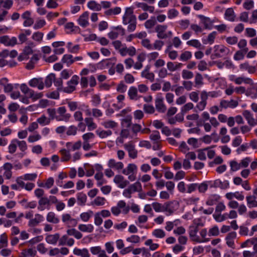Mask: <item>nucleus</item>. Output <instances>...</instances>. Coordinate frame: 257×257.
Here are the masks:
<instances>
[{
	"instance_id": "f257e3e1",
	"label": "nucleus",
	"mask_w": 257,
	"mask_h": 257,
	"mask_svg": "<svg viewBox=\"0 0 257 257\" xmlns=\"http://www.w3.org/2000/svg\"><path fill=\"white\" fill-rule=\"evenodd\" d=\"M189 235L191 240L196 243H206L210 240V238L207 237L206 228H202L199 230L194 227H190Z\"/></svg>"
},
{
	"instance_id": "f03ea898",
	"label": "nucleus",
	"mask_w": 257,
	"mask_h": 257,
	"mask_svg": "<svg viewBox=\"0 0 257 257\" xmlns=\"http://www.w3.org/2000/svg\"><path fill=\"white\" fill-rule=\"evenodd\" d=\"M173 201L166 202L164 204L155 202L152 204V206L155 212H165L166 215L169 216L176 210L173 206Z\"/></svg>"
},
{
	"instance_id": "7ed1b4c3",
	"label": "nucleus",
	"mask_w": 257,
	"mask_h": 257,
	"mask_svg": "<svg viewBox=\"0 0 257 257\" xmlns=\"http://www.w3.org/2000/svg\"><path fill=\"white\" fill-rule=\"evenodd\" d=\"M18 147L22 152H25L28 149V146L26 141L14 139L11 141L8 146V152L11 154H14L16 153Z\"/></svg>"
},
{
	"instance_id": "20e7f679",
	"label": "nucleus",
	"mask_w": 257,
	"mask_h": 257,
	"mask_svg": "<svg viewBox=\"0 0 257 257\" xmlns=\"http://www.w3.org/2000/svg\"><path fill=\"white\" fill-rule=\"evenodd\" d=\"M138 167L135 164H128L125 169L122 170V173L128 176L130 181H134L136 179Z\"/></svg>"
},
{
	"instance_id": "39448f33",
	"label": "nucleus",
	"mask_w": 257,
	"mask_h": 257,
	"mask_svg": "<svg viewBox=\"0 0 257 257\" xmlns=\"http://www.w3.org/2000/svg\"><path fill=\"white\" fill-rule=\"evenodd\" d=\"M229 52V49L223 45H215L214 46V52L211 55V58L214 59L216 58H220L227 55Z\"/></svg>"
},
{
	"instance_id": "423d86ee",
	"label": "nucleus",
	"mask_w": 257,
	"mask_h": 257,
	"mask_svg": "<svg viewBox=\"0 0 257 257\" xmlns=\"http://www.w3.org/2000/svg\"><path fill=\"white\" fill-rule=\"evenodd\" d=\"M0 85L4 88V91L6 93L11 92L14 90H17L19 88L18 83H9L8 78L4 77L0 79Z\"/></svg>"
},
{
	"instance_id": "0eeeda50",
	"label": "nucleus",
	"mask_w": 257,
	"mask_h": 257,
	"mask_svg": "<svg viewBox=\"0 0 257 257\" xmlns=\"http://www.w3.org/2000/svg\"><path fill=\"white\" fill-rule=\"evenodd\" d=\"M66 109L64 106L59 107L57 110V113L55 118L57 121H63L68 122L71 117V115L66 112Z\"/></svg>"
},
{
	"instance_id": "6e6552de",
	"label": "nucleus",
	"mask_w": 257,
	"mask_h": 257,
	"mask_svg": "<svg viewBox=\"0 0 257 257\" xmlns=\"http://www.w3.org/2000/svg\"><path fill=\"white\" fill-rule=\"evenodd\" d=\"M137 21L136 16L134 15L133 9L132 8H126L122 16V24L124 25L129 23Z\"/></svg>"
},
{
	"instance_id": "1a4fd4ad",
	"label": "nucleus",
	"mask_w": 257,
	"mask_h": 257,
	"mask_svg": "<svg viewBox=\"0 0 257 257\" xmlns=\"http://www.w3.org/2000/svg\"><path fill=\"white\" fill-rule=\"evenodd\" d=\"M79 78L77 75H73L70 80L67 82V86L64 88V91L67 93H71L76 89L78 84Z\"/></svg>"
},
{
	"instance_id": "9d476101",
	"label": "nucleus",
	"mask_w": 257,
	"mask_h": 257,
	"mask_svg": "<svg viewBox=\"0 0 257 257\" xmlns=\"http://www.w3.org/2000/svg\"><path fill=\"white\" fill-rule=\"evenodd\" d=\"M201 117L202 118L198 121V123L209 120L214 127H217L219 125V123L217 119L214 117H210L209 113L207 111H204L202 112L201 114Z\"/></svg>"
},
{
	"instance_id": "9b49d317",
	"label": "nucleus",
	"mask_w": 257,
	"mask_h": 257,
	"mask_svg": "<svg viewBox=\"0 0 257 257\" xmlns=\"http://www.w3.org/2000/svg\"><path fill=\"white\" fill-rule=\"evenodd\" d=\"M113 181L116 186L120 189L125 188L129 184V181L121 175H115Z\"/></svg>"
},
{
	"instance_id": "f8f14e48",
	"label": "nucleus",
	"mask_w": 257,
	"mask_h": 257,
	"mask_svg": "<svg viewBox=\"0 0 257 257\" xmlns=\"http://www.w3.org/2000/svg\"><path fill=\"white\" fill-rule=\"evenodd\" d=\"M62 221L69 227H74L77 224V220L68 213H64L62 215Z\"/></svg>"
},
{
	"instance_id": "ddd939ff",
	"label": "nucleus",
	"mask_w": 257,
	"mask_h": 257,
	"mask_svg": "<svg viewBox=\"0 0 257 257\" xmlns=\"http://www.w3.org/2000/svg\"><path fill=\"white\" fill-rule=\"evenodd\" d=\"M0 43L6 46H14L17 44V39L15 37H10L5 35L0 37Z\"/></svg>"
},
{
	"instance_id": "4468645a",
	"label": "nucleus",
	"mask_w": 257,
	"mask_h": 257,
	"mask_svg": "<svg viewBox=\"0 0 257 257\" xmlns=\"http://www.w3.org/2000/svg\"><path fill=\"white\" fill-rule=\"evenodd\" d=\"M229 80L234 82L236 84H241L242 83L250 84L252 82V80L249 78L244 77H237L235 75H230L228 77Z\"/></svg>"
},
{
	"instance_id": "2eb2a0df",
	"label": "nucleus",
	"mask_w": 257,
	"mask_h": 257,
	"mask_svg": "<svg viewBox=\"0 0 257 257\" xmlns=\"http://www.w3.org/2000/svg\"><path fill=\"white\" fill-rule=\"evenodd\" d=\"M237 237V233L235 231H232L228 233L225 238V240L227 245L232 248H235L234 240Z\"/></svg>"
},
{
	"instance_id": "dca6fc26",
	"label": "nucleus",
	"mask_w": 257,
	"mask_h": 257,
	"mask_svg": "<svg viewBox=\"0 0 257 257\" xmlns=\"http://www.w3.org/2000/svg\"><path fill=\"white\" fill-rule=\"evenodd\" d=\"M124 29L121 26H117L109 32L107 36L109 39L113 40L116 39L119 35H124Z\"/></svg>"
},
{
	"instance_id": "f3484780",
	"label": "nucleus",
	"mask_w": 257,
	"mask_h": 257,
	"mask_svg": "<svg viewBox=\"0 0 257 257\" xmlns=\"http://www.w3.org/2000/svg\"><path fill=\"white\" fill-rule=\"evenodd\" d=\"M197 17L200 19V24L203 26L204 29L211 30L212 28L213 21L209 17L199 15Z\"/></svg>"
},
{
	"instance_id": "a211bd4d",
	"label": "nucleus",
	"mask_w": 257,
	"mask_h": 257,
	"mask_svg": "<svg viewBox=\"0 0 257 257\" xmlns=\"http://www.w3.org/2000/svg\"><path fill=\"white\" fill-rule=\"evenodd\" d=\"M155 106L160 112H164L166 110V107L164 104V97L163 94L161 93L157 94L155 99Z\"/></svg>"
},
{
	"instance_id": "6ab92c4d",
	"label": "nucleus",
	"mask_w": 257,
	"mask_h": 257,
	"mask_svg": "<svg viewBox=\"0 0 257 257\" xmlns=\"http://www.w3.org/2000/svg\"><path fill=\"white\" fill-rule=\"evenodd\" d=\"M89 12H85L82 14L77 20L78 24L82 28H86L89 25Z\"/></svg>"
},
{
	"instance_id": "aec40b11",
	"label": "nucleus",
	"mask_w": 257,
	"mask_h": 257,
	"mask_svg": "<svg viewBox=\"0 0 257 257\" xmlns=\"http://www.w3.org/2000/svg\"><path fill=\"white\" fill-rule=\"evenodd\" d=\"M137 53V50L135 47L130 46L127 47L125 45L122 47V49L120 50V54L122 56H125L128 55L130 56L133 57L136 55Z\"/></svg>"
},
{
	"instance_id": "412c9836",
	"label": "nucleus",
	"mask_w": 257,
	"mask_h": 257,
	"mask_svg": "<svg viewBox=\"0 0 257 257\" xmlns=\"http://www.w3.org/2000/svg\"><path fill=\"white\" fill-rule=\"evenodd\" d=\"M28 84L31 87H37L39 90H42L44 88V83L42 78H34L29 80Z\"/></svg>"
},
{
	"instance_id": "4be33fe9",
	"label": "nucleus",
	"mask_w": 257,
	"mask_h": 257,
	"mask_svg": "<svg viewBox=\"0 0 257 257\" xmlns=\"http://www.w3.org/2000/svg\"><path fill=\"white\" fill-rule=\"evenodd\" d=\"M51 203L50 200L47 197H41L38 201V209L39 211H43L45 209H50Z\"/></svg>"
},
{
	"instance_id": "5701e85b",
	"label": "nucleus",
	"mask_w": 257,
	"mask_h": 257,
	"mask_svg": "<svg viewBox=\"0 0 257 257\" xmlns=\"http://www.w3.org/2000/svg\"><path fill=\"white\" fill-rule=\"evenodd\" d=\"M65 45L64 41H56L52 43V45L54 48V52L55 54L61 55L64 53L65 49L63 48Z\"/></svg>"
},
{
	"instance_id": "b1692460",
	"label": "nucleus",
	"mask_w": 257,
	"mask_h": 257,
	"mask_svg": "<svg viewBox=\"0 0 257 257\" xmlns=\"http://www.w3.org/2000/svg\"><path fill=\"white\" fill-rule=\"evenodd\" d=\"M225 196L228 200H233L234 198H235L238 201H242L244 199L243 193L239 191L228 192L225 194Z\"/></svg>"
},
{
	"instance_id": "393cba45",
	"label": "nucleus",
	"mask_w": 257,
	"mask_h": 257,
	"mask_svg": "<svg viewBox=\"0 0 257 257\" xmlns=\"http://www.w3.org/2000/svg\"><path fill=\"white\" fill-rule=\"evenodd\" d=\"M211 187L219 188L221 189H226L229 187V183L227 180H224L223 181H222L220 179H216L213 181Z\"/></svg>"
},
{
	"instance_id": "a878e982",
	"label": "nucleus",
	"mask_w": 257,
	"mask_h": 257,
	"mask_svg": "<svg viewBox=\"0 0 257 257\" xmlns=\"http://www.w3.org/2000/svg\"><path fill=\"white\" fill-rule=\"evenodd\" d=\"M167 29V25H158L156 27L155 30L158 38L163 39L168 38L166 32Z\"/></svg>"
},
{
	"instance_id": "bb28decb",
	"label": "nucleus",
	"mask_w": 257,
	"mask_h": 257,
	"mask_svg": "<svg viewBox=\"0 0 257 257\" xmlns=\"http://www.w3.org/2000/svg\"><path fill=\"white\" fill-rule=\"evenodd\" d=\"M107 166L109 168L120 171L123 168V164L121 162H117L113 159H111L107 162Z\"/></svg>"
},
{
	"instance_id": "cd10ccee",
	"label": "nucleus",
	"mask_w": 257,
	"mask_h": 257,
	"mask_svg": "<svg viewBox=\"0 0 257 257\" xmlns=\"http://www.w3.org/2000/svg\"><path fill=\"white\" fill-rule=\"evenodd\" d=\"M150 67L147 66L145 69L141 72L142 77L145 78L151 82H153L155 79V74L150 71Z\"/></svg>"
},
{
	"instance_id": "c85d7f7f",
	"label": "nucleus",
	"mask_w": 257,
	"mask_h": 257,
	"mask_svg": "<svg viewBox=\"0 0 257 257\" xmlns=\"http://www.w3.org/2000/svg\"><path fill=\"white\" fill-rule=\"evenodd\" d=\"M82 146V143L80 141L76 142H67L66 144L67 149L70 152H73L79 150Z\"/></svg>"
},
{
	"instance_id": "c756f323",
	"label": "nucleus",
	"mask_w": 257,
	"mask_h": 257,
	"mask_svg": "<svg viewBox=\"0 0 257 257\" xmlns=\"http://www.w3.org/2000/svg\"><path fill=\"white\" fill-rule=\"evenodd\" d=\"M44 218L43 215L40 214H36L34 218L31 219L28 223V225L30 227H34L39 223L43 222Z\"/></svg>"
},
{
	"instance_id": "7c9ffc66",
	"label": "nucleus",
	"mask_w": 257,
	"mask_h": 257,
	"mask_svg": "<svg viewBox=\"0 0 257 257\" xmlns=\"http://www.w3.org/2000/svg\"><path fill=\"white\" fill-rule=\"evenodd\" d=\"M130 135V131L128 128H122L120 132V136L116 140L117 144H122L124 139H126Z\"/></svg>"
},
{
	"instance_id": "2f4dec72",
	"label": "nucleus",
	"mask_w": 257,
	"mask_h": 257,
	"mask_svg": "<svg viewBox=\"0 0 257 257\" xmlns=\"http://www.w3.org/2000/svg\"><path fill=\"white\" fill-rule=\"evenodd\" d=\"M73 253L77 256L81 257H90V255L88 250L86 248L80 249L77 247L74 248Z\"/></svg>"
},
{
	"instance_id": "473e14b6",
	"label": "nucleus",
	"mask_w": 257,
	"mask_h": 257,
	"mask_svg": "<svg viewBox=\"0 0 257 257\" xmlns=\"http://www.w3.org/2000/svg\"><path fill=\"white\" fill-rule=\"evenodd\" d=\"M32 33L31 30L29 29L22 30L21 32L18 36L19 41L21 44L26 42L27 41V37L29 36Z\"/></svg>"
},
{
	"instance_id": "72a5a7b5",
	"label": "nucleus",
	"mask_w": 257,
	"mask_h": 257,
	"mask_svg": "<svg viewBox=\"0 0 257 257\" xmlns=\"http://www.w3.org/2000/svg\"><path fill=\"white\" fill-rule=\"evenodd\" d=\"M238 102L235 100H223L220 102V106L223 108H235L238 105Z\"/></svg>"
},
{
	"instance_id": "f704fd0d",
	"label": "nucleus",
	"mask_w": 257,
	"mask_h": 257,
	"mask_svg": "<svg viewBox=\"0 0 257 257\" xmlns=\"http://www.w3.org/2000/svg\"><path fill=\"white\" fill-rule=\"evenodd\" d=\"M227 130L225 127H222L219 131V136L221 137V142L222 143H227L230 140L229 135H227Z\"/></svg>"
},
{
	"instance_id": "c9c22d12",
	"label": "nucleus",
	"mask_w": 257,
	"mask_h": 257,
	"mask_svg": "<svg viewBox=\"0 0 257 257\" xmlns=\"http://www.w3.org/2000/svg\"><path fill=\"white\" fill-rule=\"evenodd\" d=\"M239 67L241 71H247L250 74L254 73L256 71L255 67L250 65L248 62H245L240 64Z\"/></svg>"
},
{
	"instance_id": "e433bc0d",
	"label": "nucleus",
	"mask_w": 257,
	"mask_h": 257,
	"mask_svg": "<svg viewBox=\"0 0 257 257\" xmlns=\"http://www.w3.org/2000/svg\"><path fill=\"white\" fill-rule=\"evenodd\" d=\"M243 116L247 120V123L251 126H254V118L253 114L248 110H244L242 113Z\"/></svg>"
},
{
	"instance_id": "4c0bfd02",
	"label": "nucleus",
	"mask_w": 257,
	"mask_h": 257,
	"mask_svg": "<svg viewBox=\"0 0 257 257\" xmlns=\"http://www.w3.org/2000/svg\"><path fill=\"white\" fill-rule=\"evenodd\" d=\"M3 168L4 169V176L6 179H10L12 176V165L10 163H6L4 165Z\"/></svg>"
},
{
	"instance_id": "58836bf2",
	"label": "nucleus",
	"mask_w": 257,
	"mask_h": 257,
	"mask_svg": "<svg viewBox=\"0 0 257 257\" xmlns=\"http://www.w3.org/2000/svg\"><path fill=\"white\" fill-rule=\"evenodd\" d=\"M37 251L35 249L29 248L23 249L21 252L20 257H34Z\"/></svg>"
},
{
	"instance_id": "ea45409f",
	"label": "nucleus",
	"mask_w": 257,
	"mask_h": 257,
	"mask_svg": "<svg viewBox=\"0 0 257 257\" xmlns=\"http://www.w3.org/2000/svg\"><path fill=\"white\" fill-rule=\"evenodd\" d=\"M125 99L124 95L123 94H119L116 97L117 102L113 104V106L117 109L122 108L125 106L124 102Z\"/></svg>"
},
{
	"instance_id": "a19ab883",
	"label": "nucleus",
	"mask_w": 257,
	"mask_h": 257,
	"mask_svg": "<svg viewBox=\"0 0 257 257\" xmlns=\"http://www.w3.org/2000/svg\"><path fill=\"white\" fill-rule=\"evenodd\" d=\"M54 183V180L52 177H49L46 179L44 183L37 182L38 186L40 187H43L46 189L51 188Z\"/></svg>"
},
{
	"instance_id": "79ce46f5",
	"label": "nucleus",
	"mask_w": 257,
	"mask_h": 257,
	"mask_svg": "<svg viewBox=\"0 0 257 257\" xmlns=\"http://www.w3.org/2000/svg\"><path fill=\"white\" fill-rule=\"evenodd\" d=\"M78 228L80 231L87 233H91L94 230V226L91 224H80Z\"/></svg>"
},
{
	"instance_id": "37998d69",
	"label": "nucleus",
	"mask_w": 257,
	"mask_h": 257,
	"mask_svg": "<svg viewBox=\"0 0 257 257\" xmlns=\"http://www.w3.org/2000/svg\"><path fill=\"white\" fill-rule=\"evenodd\" d=\"M118 207L119 209V210L121 212V213L123 214H126L128 213L130 207L129 206L126 204V203L123 200H120L117 203Z\"/></svg>"
},
{
	"instance_id": "c03bdc74",
	"label": "nucleus",
	"mask_w": 257,
	"mask_h": 257,
	"mask_svg": "<svg viewBox=\"0 0 257 257\" xmlns=\"http://www.w3.org/2000/svg\"><path fill=\"white\" fill-rule=\"evenodd\" d=\"M46 220L48 222L54 224H57L59 222V219L54 212H49L46 216Z\"/></svg>"
},
{
	"instance_id": "a18cd8bd",
	"label": "nucleus",
	"mask_w": 257,
	"mask_h": 257,
	"mask_svg": "<svg viewBox=\"0 0 257 257\" xmlns=\"http://www.w3.org/2000/svg\"><path fill=\"white\" fill-rule=\"evenodd\" d=\"M235 15L233 10L232 8L227 9L224 14V18L225 20L233 22L235 20Z\"/></svg>"
},
{
	"instance_id": "49530a36",
	"label": "nucleus",
	"mask_w": 257,
	"mask_h": 257,
	"mask_svg": "<svg viewBox=\"0 0 257 257\" xmlns=\"http://www.w3.org/2000/svg\"><path fill=\"white\" fill-rule=\"evenodd\" d=\"M181 222L180 219H175L173 221H167L166 222L165 229L168 231H170L174 226H177L180 225Z\"/></svg>"
},
{
	"instance_id": "de8ad7c7",
	"label": "nucleus",
	"mask_w": 257,
	"mask_h": 257,
	"mask_svg": "<svg viewBox=\"0 0 257 257\" xmlns=\"http://www.w3.org/2000/svg\"><path fill=\"white\" fill-rule=\"evenodd\" d=\"M30 98H31L33 101H36L43 96V92H36L31 89L28 94Z\"/></svg>"
},
{
	"instance_id": "09e8293b",
	"label": "nucleus",
	"mask_w": 257,
	"mask_h": 257,
	"mask_svg": "<svg viewBox=\"0 0 257 257\" xmlns=\"http://www.w3.org/2000/svg\"><path fill=\"white\" fill-rule=\"evenodd\" d=\"M87 6L91 10L100 11L101 10V6L95 1H90L87 3Z\"/></svg>"
},
{
	"instance_id": "8fccbe9b",
	"label": "nucleus",
	"mask_w": 257,
	"mask_h": 257,
	"mask_svg": "<svg viewBox=\"0 0 257 257\" xmlns=\"http://www.w3.org/2000/svg\"><path fill=\"white\" fill-rule=\"evenodd\" d=\"M101 125L105 128L114 129L117 127L118 123L112 120H106L101 122Z\"/></svg>"
},
{
	"instance_id": "3c124183",
	"label": "nucleus",
	"mask_w": 257,
	"mask_h": 257,
	"mask_svg": "<svg viewBox=\"0 0 257 257\" xmlns=\"http://www.w3.org/2000/svg\"><path fill=\"white\" fill-rule=\"evenodd\" d=\"M121 12V9L120 7H115L106 10L104 11V14L106 16H111L113 15H117L119 14Z\"/></svg>"
},
{
	"instance_id": "603ef678",
	"label": "nucleus",
	"mask_w": 257,
	"mask_h": 257,
	"mask_svg": "<svg viewBox=\"0 0 257 257\" xmlns=\"http://www.w3.org/2000/svg\"><path fill=\"white\" fill-rule=\"evenodd\" d=\"M247 205L248 208H251L257 207V201L254 196H248L246 197Z\"/></svg>"
},
{
	"instance_id": "864d4df0",
	"label": "nucleus",
	"mask_w": 257,
	"mask_h": 257,
	"mask_svg": "<svg viewBox=\"0 0 257 257\" xmlns=\"http://www.w3.org/2000/svg\"><path fill=\"white\" fill-rule=\"evenodd\" d=\"M106 199L104 197L97 196L91 202V205L93 206H101L105 204Z\"/></svg>"
},
{
	"instance_id": "5fc2aeb1",
	"label": "nucleus",
	"mask_w": 257,
	"mask_h": 257,
	"mask_svg": "<svg viewBox=\"0 0 257 257\" xmlns=\"http://www.w3.org/2000/svg\"><path fill=\"white\" fill-rule=\"evenodd\" d=\"M59 237L60 235L58 233L50 234L46 237V240L49 244H55L58 240Z\"/></svg>"
},
{
	"instance_id": "6e6d98bb",
	"label": "nucleus",
	"mask_w": 257,
	"mask_h": 257,
	"mask_svg": "<svg viewBox=\"0 0 257 257\" xmlns=\"http://www.w3.org/2000/svg\"><path fill=\"white\" fill-rule=\"evenodd\" d=\"M128 95L131 99L137 100L139 98L137 88L134 86L130 87L128 90Z\"/></svg>"
},
{
	"instance_id": "4d7b16f0",
	"label": "nucleus",
	"mask_w": 257,
	"mask_h": 257,
	"mask_svg": "<svg viewBox=\"0 0 257 257\" xmlns=\"http://www.w3.org/2000/svg\"><path fill=\"white\" fill-rule=\"evenodd\" d=\"M73 57L70 54H65L62 57L61 62L66 64L67 66H70L74 63Z\"/></svg>"
},
{
	"instance_id": "13d9d810",
	"label": "nucleus",
	"mask_w": 257,
	"mask_h": 257,
	"mask_svg": "<svg viewBox=\"0 0 257 257\" xmlns=\"http://www.w3.org/2000/svg\"><path fill=\"white\" fill-rule=\"evenodd\" d=\"M94 178L97 181V186L98 187L102 186L106 182L103 178V175L102 172H97L94 176Z\"/></svg>"
},
{
	"instance_id": "bf43d9fd",
	"label": "nucleus",
	"mask_w": 257,
	"mask_h": 257,
	"mask_svg": "<svg viewBox=\"0 0 257 257\" xmlns=\"http://www.w3.org/2000/svg\"><path fill=\"white\" fill-rule=\"evenodd\" d=\"M245 94L252 99H257V85L248 89Z\"/></svg>"
},
{
	"instance_id": "052dcab7",
	"label": "nucleus",
	"mask_w": 257,
	"mask_h": 257,
	"mask_svg": "<svg viewBox=\"0 0 257 257\" xmlns=\"http://www.w3.org/2000/svg\"><path fill=\"white\" fill-rule=\"evenodd\" d=\"M93 215V212L91 210H88L87 212H82L80 215L81 219L84 222H87L90 218Z\"/></svg>"
},
{
	"instance_id": "680f3d73",
	"label": "nucleus",
	"mask_w": 257,
	"mask_h": 257,
	"mask_svg": "<svg viewBox=\"0 0 257 257\" xmlns=\"http://www.w3.org/2000/svg\"><path fill=\"white\" fill-rule=\"evenodd\" d=\"M214 219L218 222H222L228 219L227 213L221 214L220 213H214L213 215Z\"/></svg>"
},
{
	"instance_id": "e2e57ef3",
	"label": "nucleus",
	"mask_w": 257,
	"mask_h": 257,
	"mask_svg": "<svg viewBox=\"0 0 257 257\" xmlns=\"http://www.w3.org/2000/svg\"><path fill=\"white\" fill-rule=\"evenodd\" d=\"M146 246L149 247V250L154 251L157 249L159 247L158 243H154L152 239L146 240L144 243Z\"/></svg>"
},
{
	"instance_id": "0e129e2a",
	"label": "nucleus",
	"mask_w": 257,
	"mask_h": 257,
	"mask_svg": "<svg viewBox=\"0 0 257 257\" xmlns=\"http://www.w3.org/2000/svg\"><path fill=\"white\" fill-rule=\"evenodd\" d=\"M38 60L39 58L38 55L36 54L33 55L30 61L27 63L26 68L29 70L32 69Z\"/></svg>"
},
{
	"instance_id": "69168bd1",
	"label": "nucleus",
	"mask_w": 257,
	"mask_h": 257,
	"mask_svg": "<svg viewBox=\"0 0 257 257\" xmlns=\"http://www.w3.org/2000/svg\"><path fill=\"white\" fill-rule=\"evenodd\" d=\"M85 122L87 126L88 131H93L95 130L97 125L93 122V119L90 117H86L84 119Z\"/></svg>"
},
{
	"instance_id": "338daca9",
	"label": "nucleus",
	"mask_w": 257,
	"mask_h": 257,
	"mask_svg": "<svg viewBox=\"0 0 257 257\" xmlns=\"http://www.w3.org/2000/svg\"><path fill=\"white\" fill-rule=\"evenodd\" d=\"M182 64L180 63H174L172 62H168L167 63V67L168 69L172 72L175 71L177 69L180 68Z\"/></svg>"
},
{
	"instance_id": "774afa93",
	"label": "nucleus",
	"mask_w": 257,
	"mask_h": 257,
	"mask_svg": "<svg viewBox=\"0 0 257 257\" xmlns=\"http://www.w3.org/2000/svg\"><path fill=\"white\" fill-rule=\"evenodd\" d=\"M219 234V228L217 226L214 225L210 227L208 231L207 230V237L216 236Z\"/></svg>"
}]
</instances>
